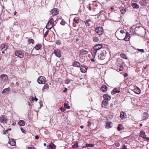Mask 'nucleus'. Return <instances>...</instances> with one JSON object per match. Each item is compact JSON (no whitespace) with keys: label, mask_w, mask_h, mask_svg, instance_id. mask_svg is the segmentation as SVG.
<instances>
[{"label":"nucleus","mask_w":149,"mask_h":149,"mask_svg":"<svg viewBox=\"0 0 149 149\" xmlns=\"http://www.w3.org/2000/svg\"><path fill=\"white\" fill-rule=\"evenodd\" d=\"M10 90L9 88H5L2 92V93L4 95H6L9 93Z\"/></svg>","instance_id":"19"},{"label":"nucleus","mask_w":149,"mask_h":149,"mask_svg":"<svg viewBox=\"0 0 149 149\" xmlns=\"http://www.w3.org/2000/svg\"><path fill=\"white\" fill-rule=\"evenodd\" d=\"M120 56L121 57L124 59H127V57L125 54L122 53L120 54Z\"/></svg>","instance_id":"39"},{"label":"nucleus","mask_w":149,"mask_h":149,"mask_svg":"<svg viewBox=\"0 0 149 149\" xmlns=\"http://www.w3.org/2000/svg\"><path fill=\"white\" fill-rule=\"evenodd\" d=\"M94 144H88L86 143V144L85 146L86 147H94Z\"/></svg>","instance_id":"43"},{"label":"nucleus","mask_w":149,"mask_h":149,"mask_svg":"<svg viewBox=\"0 0 149 149\" xmlns=\"http://www.w3.org/2000/svg\"><path fill=\"white\" fill-rule=\"evenodd\" d=\"M134 92L137 94H139L141 92V91L139 88L136 87L134 89Z\"/></svg>","instance_id":"31"},{"label":"nucleus","mask_w":149,"mask_h":149,"mask_svg":"<svg viewBox=\"0 0 149 149\" xmlns=\"http://www.w3.org/2000/svg\"><path fill=\"white\" fill-rule=\"evenodd\" d=\"M51 13L54 16L57 15L58 14V11L57 9L54 8L52 10Z\"/></svg>","instance_id":"14"},{"label":"nucleus","mask_w":149,"mask_h":149,"mask_svg":"<svg viewBox=\"0 0 149 149\" xmlns=\"http://www.w3.org/2000/svg\"><path fill=\"white\" fill-rule=\"evenodd\" d=\"M8 143L12 146H14L15 145V141L12 139H9Z\"/></svg>","instance_id":"28"},{"label":"nucleus","mask_w":149,"mask_h":149,"mask_svg":"<svg viewBox=\"0 0 149 149\" xmlns=\"http://www.w3.org/2000/svg\"><path fill=\"white\" fill-rule=\"evenodd\" d=\"M38 100V99L36 97V96L34 98V100L36 101H37Z\"/></svg>","instance_id":"60"},{"label":"nucleus","mask_w":149,"mask_h":149,"mask_svg":"<svg viewBox=\"0 0 149 149\" xmlns=\"http://www.w3.org/2000/svg\"><path fill=\"white\" fill-rule=\"evenodd\" d=\"M99 36H93L92 38L93 41L95 42H98L99 40Z\"/></svg>","instance_id":"25"},{"label":"nucleus","mask_w":149,"mask_h":149,"mask_svg":"<svg viewBox=\"0 0 149 149\" xmlns=\"http://www.w3.org/2000/svg\"><path fill=\"white\" fill-rule=\"evenodd\" d=\"M65 23H66L63 20H62L61 21V23H60L62 25H64L65 24Z\"/></svg>","instance_id":"48"},{"label":"nucleus","mask_w":149,"mask_h":149,"mask_svg":"<svg viewBox=\"0 0 149 149\" xmlns=\"http://www.w3.org/2000/svg\"><path fill=\"white\" fill-rule=\"evenodd\" d=\"M56 147L55 145L52 143H50L49 146H47V149H55Z\"/></svg>","instance_id":"17"},{"label":"nucleus","mask_w":149,"mask_h":149,"mask_svg":"<svg viewBox=\"0 0 149 149\" xmlns=\"http://www.w3.org/2000/svg\"><path fill=\"white\" fill-rule=\"evenodd\" d=\"M18 124L20 126H22L25 125V123L23 120H20L18 122Z\"/></svg>","instance_id":"37"},{"label":"nucleus","mask_w":149,"mask_h":149,"mask_svg":"<svg viewBox=\"0 0 149 149\" xmlns=\"http://www.w3.org/2000/svg\"><path fill=\"white\" fill-rule=\"evenodd\" d=\"M20 129L22 133H25V130H24L23 128H22V127H21Z\"/></svg>","instance_id":"53"},{"label":"nucleus","mask_w":149,"mask_h":149,"mask_svg":"<svg viewBox=\"0 0 149 149\" xmlns=\"http://www.w3.org/2000/svg\"><path fill=\"white\" fill-rule=\"evenodd\" d=\"M60 110L62 112H64L65 111V110L64 108H63V107H61L60 108Z\"/></svg>","instance_id":"52"},{"label":"nucleus","mask_w":149,"mask_h":149,"mask_svg":"<svg viewBox=\"0 0 149 149\" xmlns=\"http://www.w3.org/2000/svg\"><path fill=\"white\" fill-rule=\"evenodd\" d=\"M132 0L134 2H137L138 1V0Z\"/></svg>","instance_id":"61"},{"label":"nucleus","mask_w":149,"mask_h":149,"mask_svg":"<svg viewBox=\"0 0 149 149\" xmlns=\"http://www.w3.org/2000/svg\"><path fill=\"white\" fill-rule=\"evenodd\" d=\"M11 130V128H9V129H8L7 130H6V132H7V131H9V130Z\"/></svg>","instance_id":"63"},{"label":"nucleus","mask_w":149,"mask_h":149,"mask_svg":"<svg viewBox=\"0 0 149 149\" xmlns=\"http://www.w3.org/2000/svg\"><path fill=\"white\" fill-rule=\"evenodd\" d=\"M128 76V74L127 73H125L124 75V77H126Z\"/></svg>","instance_id":"57"},{"label":"nucleus","mask_w":149,"mask_h":149,"mask_svg":"<svg viewBox=\"0 0 149 149\" xmlns=\"http://www.w3.org/2000/svg\"><path fill=\"white\" fill-rule=\"evenodd\" d=\"M105 124V127L107 129H109L111 128L112 126V123L111 122H107Z\"/></svg>","instance_id":"13"},{"label":"nucleus","mask_w":149,"mask_h":149,"mask_svg":"<svg viewBox=\"0 0 149 149\" xmlns=\"http://www.w3.org/2000/svg\"><path fill=\"white\" fill-rule=\"evenodd\" d=\"M103 97L104 100H107L108 101L111 98L110 96L107 94H104L103 96Z\"/></svg>","instance_id":"20"},{"label":"nucleus","mask_w":149,"mask_h":149,"mask_svg":"<svg viewBox=\"0 0 149 149\" xmlns=\"http://www.w3.org/2000/svg\"><path fill=\"white\" fill-rule=\"evenodd\" d=\"M149 117V115L148 113L146 112H144L142 114V118L144 120H147Z\"/></svg>","instance_id":"12"},{"label":"nucleus","mask_w":149,"mask_h":149,"mask_svg":"<svg viewBox=\"0 0 149 149\" xmlns=\"http://www.w3.org/2000/svg\"><path fill=\"white\" fill-rule=\"evenodd\" d=\"M124 129V127L121 124H119L117 127V130L119 131L123 130Z\"/></svg>","instance_id":"34"},{"label":"nucleus","mask_w":149,"mask_h":149,"mask_svg":"<svg viewBox=\"0 0 149 149\" xmlns=\"http://www.w3.org/2000/svg\"><path fill=\"white\" fill-rule=\"evenodd\" d=\"M38 138H39V137L38 135L36 136L35 137V139H38Z\"/></svg>","instance_id":"58"},{"label":"nucleus","mask_w":149,"mask_h":149,"mask_svg":"<svg viewBox=\"0 0 149 149\" xmlns=\"http://www.w3.org/2000/svg\"><path fill=\"white\" fill-rule=\"evenodd\" d=\"M108 101L107 100H103L102 102V107L106 108L108 105Z\"/></svg>","instance_id":"18"},{"label":"nucleus","mask_w":149,"mask_h":149,"mask_svg":"<svg viewBox=\"0 0 149 149\" xmlns=\"http://www.w3.org/2000/svg\"><path fill=\"white\" fill-rule=\"evenodd\" d=\"M132 6L134 8L138 9L139 8V6L136 3H133L132 4Z\"/></svg>","instance_id":"35"},{"label":"nucleus","mask_w":149,"mask_h":149,"mask_svg":"<svg viewBox=\"0 0 149 149\" xmlns=\"http://www.w3.org/2000/svg\"><path fill=\"white\" fill-rule=\"evenodd\" d=\"M147 3V1L146 0H141L140 1V4L142 6H145Z\"/></svg>","instance_id":"29"},{"label":"nucleus","mask_w":149,"mask_h":149,"mask_svg":"<svg viewBox=\"0 0 149 149\" xmlns=\"http://www.w3.org/2000/svg\"><path fill=\"white\" fill-rule=\"evenodd\" d=\"M125 37L124 38H118V39L120 40H124L125 41H127L130 38L129 34H127L126 35L125 34Z\"/></svg>","instance_id":"15"},{"label":"nucleus","mask_w":149,"mask_h":149,"mask_svg":"<svg viewBox=\"0 0 149 149\" xmlns=\"http://www.w3.org/2000/svg\"><path fill=\"white\" fill-rule=\"evenodd\" d=\"M120 92L119 89L118 90L117 88H115L114 89L113 91L111 92V94L113 95L117 93H119Z\"/></svg>","instance_id":"33"},{"label":"nucleus","mask_w":149,"mask_h":149,"mask_svg":"<svg viewBox=\"0 0 149 149\" xmlns=\"http://www.w3.org/2000/svg\"><path fill=\"white\" fill-rule=\"evenodd\" d=\"M8 120L6 117L5 115H2L0 117V121L2 123H5L7 122Z\"/></svg>","instance_id":"8"},{"label":"nucleus","mask_w":149,"mask_h":149,"mask_svg":"<svg viewBox=\"0 0 149 149\" xmlns=\"http://www.w3.org/2000/svg\"><path fill=\"white\" fill-rule=\"evenodd\" d=\"M107 89V87L105 85H102L101 88L100 90L101 91L105 92Z\"/></svg>","instance_id":"22"},{"label":"nucleus","mask_w":149,"mask_h":149,"mask_svg":"<svg viewBox=\"0 0 149 149\" xmlns=\"http://www.w3.org/2000/svg\"><path fill=\"white\" fill-rule=\"evenodd\" d=\"M88 127H90L91 125V123L89 121H88Z\"/></svg>","instance_id":"55"},{"label":"nucleus","mask_w":149,"mask_h":149,"mask_svg":"<svg viewBox=\"0 0 149 149\" xmlns=\"http://www.w3.org/2000/svg\"><path fill=\"white\" fill-rule=\"evenodd\" d=\"M97 52V51L94 49H93V50H92L91 51V53L92 54V56L94 58H95V56Z\"/></svg>","instance_id":"36"},{"label":"nucleus","mask_w":149,"mask_h":149,"mask_svg":"<svg viewBox=\"0 0 149 149\" xmlns=\"http://www.w3.org/2000/svg\"><path fill=\"white\" fill-rule=\"evenodd\" d=\"M65 83L67 84H68L70 83V80L69 79H67L65 81Z\"/></svg>","instance_id":"46"},{"label":"nucleus","mask_w":149,"mask_h":149,"mask_svg":"<svg viewBox=\"0 0 149 149\" xmlns=\"http://www.w3.org/2000/svg\"><path fill=\"white\" fill-rule=\"evenodd\" d=\"M54 53L58 57L60 58L61 56V51L59 49H55L54 51Z\"/></svg>","instance_id":"7"},{"label":"nucleus","mask_w":149,"mask_h":149,"mask_svg":"<svg viewBox=\"0 0 149 149\" xmlns=\"http://www.w3.org/2000/svg\"><path fill=\"white\" fill-rule=\"evenodd\" d=\"M49 85L47 84H45L42 88V91L43 92H45L47 91Z\"/></svg>","instance_id":"32"},{"label":"nucleus","mask_w":149,"mask_h":149,"mask_svg":"<svg viewBox=\"0 0 149 149\" xmlns=\"http://www.w3.org/2000/svg\"><path fill=\"white\" fill-rule=\"evenodd\" d=\"M28 42L29 44H30L31 43H32L33 44L34 43V40L32 39H29L28 40Z\"/></svg>","instance_id":"40"},{"label":"nucleus","mask_w":149,"mask_h":149,"mask_svg":"<svg viewBox=\"0 0 149 149\" xmlns=\"http://www.w3.org/2000/svg\"><path fill=\"white\" fill-rule=\"evenodd\" d=\"M88 8H89V10H91V7L89 6V7Z\"/></svg>","instance_id":"62"},{"label":"nucleus","mask_w":149,"mask_h":149,"mask_svg":"<svg viewBox=\"0 0 149 149\" xmlns=\"http://www.w3.org/2000/svg\"><path fill=\"white\" fill-rule=\"evenodd\" d=\"M95 32L99 35H102L103 34L104 31L102 27L98 26L95 28Z\"/></svg>","instance_id":"3"},{"label":"nucleus","mask_w":149,"mask_h":149,"mask_svg":"<svg viewBox=\"0 0 149 149\" xmlns=\"http://www.w3.org/2000/svg\"><path fill=\"white\" fill-rule=\"evenodd\" d=\"M54 20L52 17L49 19V20L46 26V28L47 29H50L53 27L54 23Z\"/></svg>","instance_id":"2"},{"label":"nucleus","mask_w":149,"mask_h":149,"mask_svg":"<svg viewBox=\"0 0 149 149\" xmlns=\"http://www.w3.org/2000/svg\"><path fill=\"white\" fill-rule=\"evenodd\" d=\"M139 27H136L134 29H133V28H131L130 31L133 34L136 33H137L136 31L138 29H139Z\"/></svg>","instance_id":"26"},{"label":"nucleus","mask_w":149,"mask_h":149,"mask_svg":"<svg viewBox=\"0 0 149 149\" xmlns=\"http://www.w3.org/2000/svg\"><path fill=\"white\" fill-rule=\"evenodd\" d=\"M16 13H17V12L16 11H15L14 13V15H16Z\"/></svg>","instance_id":"64"},{"label":"nucleus","mask_w":149,"mask_h":149,"mask_svg":"<svg viewBox=\"0 0 149 149\" xmlns=\"http://www.w3.org/2000/svg\"><path fill=\"white\" fill-rule=\"evenodd\" d=\"M56 43L58 45H59L61 44V41L60 40H57L55 41Z\"/></svg>","instance_id":"45"},{"label":"nucleus","mask_w":149,"mask_h":149,"mask_svg":"<svg viewBox=\"0 0 149 149\" xmlns=\"http://www.w3.org/2000/svg\"><path fill=\"white\" fill-rule=\"evenodd\" d=\"M126 113L123 111H121L120 113V117L122 119H125L126 117Z\"/></svg>","instance_id":"21"},{"label":"nucleus","mask_w":149,"mask_h":149,"mask_svg":"<svg viewBox=\"0 0 149 149\" xmlns=\"http://www.w3.org/2000/svg\"><path fill=\"white\" fill-rule=\"evenodd\" d=\"M91 61H92L93 62H94L95 61V59H94V58H91Z\"/></svg>","instance_id":"59"},{"label":"nucleus","mask_w":149,"mask_h":149,"mask_svg":"<svg viewBox=\"0 0 149 149\" xmlns=\"http://www.w3.org/2000/svg\"><path fill=\"white\" fill-rule=\"evenodd\" d=\"M80 70L83 73H85L86 72L88 67L85 65H82L80 67Z\"/></svg>","instance_id":"11"},{"label":"nucleus","mask_w":149,"mask_h":149,"mask_svg":"<svg viewBox=\"0 0 149 149\" xmlns=\"http://www.w3.org/2000/svg\"><path fill=\"white\" fill-rule=\"evenodd\" d=\"M88 53V51L82 49L80 51V55L85 56L86 54H87Z\"/></svg>","instance_id":"16"},{"label":"nucleus","mask_w":149,"mask_h":149,"mask_svg":"<svg viewBox=\"0 0 149 149\" xmlns=\"http://www.w3.org/2000/svg\"><path fill=\"white\" fill-rule=\"evenodd\" d=\"M15 55L20 58H23L24 56V53L21 51L17 50L15 52Z\"/></svg>","instance_id":"5"},{"label":"nucleus","mask_w":149,"mask_h":149,"mask_svg":"<svg viewBox=\"0 0 149 149\" xmlns=\"http://www.w3.org/2000/svg\"><path fill=\"white\" fill-rule=\"evenodd\" d=\"M126 11V8H120V11L123 14Z\"/></svg>","instance_id":"38"},{"label":"nucleus","mask_w":149,"mask_h":149,"mask_svg":"<svg viewBox=\"0 0 149 149\" xmlns=\"http://www.w3.org/2000/svg\"><path fill=\"white\" fill-rule=\"evenodd\" d=\"M78 147L77 144H75L72 146V147L73 148H76Z\"/></svg>","instance_id":"50"},{"label":"nucleus","mask_w":149,"mask_h":149,"mask_svg":"<svg viewBox=\"0 0 149 149\" xmlns=\"http://www.w3.org/2000/svg\"><path fill=\"white\" fill-rule=\"evenodd\" d=\"M64 107L65 108L69 109L70 108V107L69 105L67 103H65L64 104Z\"/></svg>","instance_id":"42"},{"label":"nucleus","mask_w":149,"mask_h":149,"mask_svg":"<svg viewBox=\"0 0 149 149\" xmlns=\"http://www.w3.org/2000/svg\"><path fill=\"white\" fill-rule=\"evenodd\" d=\"M105 49H102L101 51V52L99 54L98 56L99 59L101 60H103L105 58V56L106 55L107 52Z\"/></svg>","instance_id":"1"},{"label":"nucleus","mask_w":149,"mask_h":149,"mask_svg":"<svg viewBox=\"0 0 149 149\" xmlns=\"http://www.w3.org/2000/svg\"><path fill=\"white\" fill-rule=\"evenodd\" d=\"M29 100L31 103L34 101V98L32 96H30L29 98Z\"/></svg>","instance_id":"44"},{"label":"nucleus","mask_w":149,"mask_h":149,"mask_svg":"<svg viewBox=\"0 0 149 149\" xmlns=\"http://www.w3.org/2000/svg\"><path fill=\"white\" fill-rule=\"evenodd\" d=\"M140 136L143 138L145 139L146 137L145 132L143 131H141L139 135Z\"/></svg>","instance_id":"24"},{"label":"nucleus","mask_w":149,"mask_h":149,"mask_svg":"<svg viewBox=\"0 0 149 149\" xmlns=\"http://www.w3.org/2000/svg\"><path fill=\"white\" fill-rule=\"evenodd\" d=\"M28 149H36V148L33 147H29L28 148Z\"/></svg>","instance_id":"56"},{"label":"nucleus","mask_w":149,"mask_h":149,"mask_svg":"<svg viewBox=\"0 0 149 149\" xmlns=\"http://www.w3.org/2000/svg\"><path fill=\"white\" fill-rule=\"evenodd\" d=\"M8 76L5 74H2L1 76V79L4 82H6L8 79Z\"/></svg>","instance_id":"10"},{"label":"nucleus","mask_w":149,"mask_h":149,"mask_svg":"<svg viewBox=\"0 0 149 149\" xmlns=\"http://www.w3.org/2000/svg\"><path fill=\"white\" fill-rule=\"evenodd\" d=\"M8 46L4 44H1L0 46V50L2 51V53H4V51H6L8 49Z\"/></svg>","instance_id":"6"},{"label":"nucleus","mask_w":149,"mask_h":149,"mask_svg":"<svg viewBox=\"0 0 149 149\" xmlns=\"http://www.w3.org/2000/svg\"><path fill=\"white\" fill-rule=\"evenodd\" d=\"M37 81L40 84H44L46 81V79L44 77L40 76L38 78Z\"/></svg>","instance_id":"4"},{"label":"nucleus","mask_w":149,"mask_h":149,"mask_svg":"<svg viewBox=\"0 0 149 149\" xmlns=\"http://www.w3.org/2000/svg\"><path fill=\"white\" fill-rule=\"evenodd\" d=\"M120 35L121 36L123 34H125V32H124V30H121L120 31Z\"/></svg>","instance_id":"47"},{"label":"nucleus","mask_w":149,"mask_h":149,"mask_svg":"<svg viewBox=\"0 0 149 149\" xmlns=\"http://www.w3.org/2000/svg\"><path fill=\"white\" fill-rule=\"evenodd\" d=\"M79 19L77 17H75L74 19V21L76 23H79Z\"/></svg>","instance_id":"41"},{"label":"nucleus","mask_w":149,"mask_h":149,"mask_svg":"<svg viewBox=\"0 0 149 149\" xmlns=\"http://www.w3.org/2000/svg\"><path fill=\"white\" fill-rule=\"evenodd\" d=\"M120 149H127V146L125 145L123 146Z\"/></svg>","instance_id":"51"},{"label":"nucleus","mask_w":149,"mask_h":149,"mask_svg":"<svg viewBox=\"0 0 149 149\" xmlns=\"http://www.w3.org/2000/svg\"><path fill=\"white\" fill-rule=\"evenodd\" d=\"M137 50L138 51H139V52H145L144 50L142 49H137Z\"/></svg>","instance_id":"49"},{"label":"nucleus","mask_w":149,"mask_h":149,"mask_svg":"<svg viewBox=\"0 0 149 149\" xmlns=\"http://www.w3.org/2000/svg\"><path fill=\"white\" fill-rule=\"evenodd\" d=\"M39 103V104L40 105V108L42 106V102L41 101H40Z\"/></svg>","instance_id":"54"},{"label":"nucleus","mask_w":149,"mask_h":149,"mask_svg":"<svg viewBox=\"0 0 149 149\" xmlns=\"http://www.w3.org/2000/svg\"><path fill=\"white\" fill-rule=\"evenodd\" d=\"M103 47V46L102 44H97L95 45L93 47V49L97 51L101 49Z\"/></svg>","instance_id":"9"},{"label":"nucleus","mask_w":149,"mask_h":149,"mask_svg":"<svg viewBox=\"0 0 149 149\" xmlns=\"http://www.w3.org/2000/svg\"><path fill=\"white\" fill-rule=\"evenodd\" d=\"M73 66L74 67H80V64L78 62L75 61L73 63Z\"/></svg>","instance_id":"27"},{"label":"nucleus","mask_w":149,"mask_h":149,"mask_svg":"<svg viewBox=\"0 0 149 149\" xmlns=\"http://www.w3.org/2000/svg\"><path fill=\"white\" fill-rule=\"evenodd\" d=\"M42 47V45L40 44H38L34 47V48L37 50H39Z\"/></svg>","instance_id":"23"},{"label":"nucleus","mask_w":149,"mask_h":149,"mask_svg":"<svg viewBox=\"0 0 149 149\" xmlns=\"http://www.w3.org/2000/svg\"><path fill=\"white\" fill-rule=\"evenodd\" d=\"M91 21L89 19L86 20L85 22V24L86 26H89L91 23Z\"/></svg>","instance_id":"30"}]
</instances>
